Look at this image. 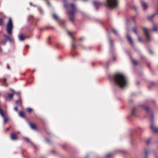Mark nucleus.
Instances as JSON below:
<instances>
[{
    "label": "nucleus",
    "instance_id": "8",
    "mask_svg": "<svg viewBox=\"0 0 158 158\" xmlns=\"http://www.w3.org/2000/svg\"><path fill=\"white\" fill-rule=\"evenodd\" d=\"M0 114L4 118V123L5 124L6 123L8 119L5 115L3 113V110L0 108Z\"/></svg>",
    "mask_w": 158,
    "mask_h": 158
},
{
    "label": "nucleus",
    "instance_id": "21",
    "mask_svg": "<svg viewBox=\"0 0 158 158\" xmlns=\"http://www.w3.org/2000/svg\"><path fill=\"white\" fill-rule=\"evenodd\" d=\"M112 154L111 153H109L107 154L105 156L106 158H110L112 156Z\"/></svg>",
    "mask_w": 158,
    "mask_h": 158
},
{
    "label": "nucleus",
    "instance_id": "52",
    "mask_svg": "<svg viewBox=\"0 0 158 158\" xmlns=\"http://www.w3.org/2000/svg\"><path fill=\"white\" fill-rule=\"evenodd\" d=\"M47 3H48V5H50V3H49V2L48 1H47Z\"/></svg>",
    "mask_w": 158,
    "mask_h": 158
},
{
    "label": "nucleus",
    "instance_id": "5",
    "mask_svg": "<svg viewBox=\"0 0 158 158\" xmlns=\"http://www.w3.org/2000/svg\"><path fill=\"white\" fill-rule=\"evenodd\" d=\"M142 106L144 107V109L146 112L149 114L150 115V118L151 120L153 121V120L154 115L150 113V110L149 107L143 105H142Z\"/></svg>",
    "mask_w": 158,
    "mask_h": 158
},
{
    "label": "nucleus",
    "instance_id": "33",
    "mask_svg": "<svg viewBox=\"0 0 158 158\" xmlns=\"http://www.w3.org/2000/svg\"><path fill=\"white\" fill-rule=\"evenodd\" d=\"M3 20L2 19H0V25H2L3 24Z\"/></svg>",
    "mask_w": 158,
    "mask_h": 158
},
{
    "label": "nucleus",
    "instance_id": "54",
    "mask_svg": "<svg viewBox=\"0 0 158 158\" xmlns=\"http://www.w3.org/2000/svg\"><path fill=\"white\" fill-rule=\"evenodd\" d=\"M48 44H49V45H50V43L49 42H48Z\"/></svg>",
    "mask_w": 158,
    "mask_h": 158
},
{
    "label": "nucleus",
    "instance_id": "53",
    "mask_svg": "<svg viewBox=\"0 0 158 158\" xmlns=\"http://www.w3.org/2000/svg\"><path fill=\"white\" fill-rule=\"evenodd\" d=\"M26 48H29V46L28 45H27L26 47Z\"/></svg>",
    "mask_w": 158,
    "mask_h": 158
},
{
    "label": "nucleus",
    "instance_id": "30",
    "mask_svg": "<svg viewBox=\"0 0 158 158\" xmlns=\"http://www.w3.org/2000/svg\"><path fill=\"white\" fill-rule=\"evenodd\" d=\"M46 142L48 144H50L51 143V142L50 140L49 139H46Z\"/></svg>",
    "mask_w": 158,
    "mask_h": 158
},
{
    "label": "nucleus",
    "instance_id": "40",
    "mask_svg": "<svg viewBox=\"0 0 158 158\" xmlns=\"http://www.w3.org/2000/svg\"><path fill=\"white\" fill-rule=\"evenodd\" d=\"M40 14H43L44 13V12L41 9H40Z\"/></svg>",
    "mask_w": 158,
    "mask_h": 158
},
{
    "label": "nucleus",
    "instance_id": "41",
    "mask_svg": "<svg viewBox=\"0 0 158 158\" xmlns=\"http://www.w3.org/2000/svg\"><path fill=\"white\" fill-rule=\"evenodd\" d=\"M149 53L150 54H152V51L150 50H149Z\"/></svg>",
    "mask_w": 158,
    "mask_h": 158
},
{
    "label": "nucleus",
    "instance_id": "36",
    "mask_svg": "<svg viewBox=\"0 0 158 158\" xmlns=\"http://www.w3.org/2000/svg\"><path fill=\"white\" fill-rule=\"evenodd\" d=\"M150 141L149 140H148L146 141V143L147 145H149L150 143Z\"/></svg>",
    "mask_w": 158,
    "mask_h": 158
},
{
    "label": "nucleus",
    "instance_id": "42",
    "mask_svg": "<svg viewBox=\"0 0 158 158\" xmlns=\"http://www.w3.org/2000/svg\"><path fill=\"white\" fill-rule=\"evenodd\" d=\"M50 152L52 153H55V151L54 150Z\"/></svg>",
    "mask_w": 158,
    "mask_h": 158
},
{
    "label": "nucleus",
    "instance_id": "10",
    "mask_svg": "<svg viewBox=\"0 0 158 158\" xmlns=\"http://www.w3.org/2000/svg\"><path fill=\"white\" fill-rule=\"evenodd\" d=\"M127 39L129 42L131 44L132 46H134V44L133 43V40L131 38V37L128 34V32L127 33Z\"/></svg>",
    "mask_w": 158,
    "mask_h": 158
},
{
    "label": "nucleus",
    "instance_id": "51",
    "mask_svg": "<svg viewBox=\"0 0 158 158\" xmlns=\"http://www.w3.org/2000/svg\"><path fill=\"white\" fill-rule=\"evenodd\" d=\"M51 39V37L50 36H49L48 38V40H50V39Z\"/></svg>",
    "mask_w": 158,
    "mask_h": 158
},
{
    "label": "nucleus",
    "instance_id": "9",
    "mask_svg": "<svg viewBox=\"0 0 158 158\" xmlns=\"http://www.w3.org/2000/svg\"><path fill=\"white\" fill-rule=\"evenodd\" d=\"M150 127L153 132L155 133H158V128L156 127L153 124H152L150 126Z\"/></svg>",
    "mask_w": 158,
    "mask_h": 158
},
{
    "label": "nucleus",
    "instance_id": "17",
    "mask_svg": "<svg viewBox=\"0 0 158 158\" xmlns=\"http://www.w3.org/2000/svg\"><path fill=\"white\" fill-rule=\"evenodd\" d=\"M135 110L136 108L135 107H133L132 109V112L131 115L133 116H136V114L135 113Z\"/></svg>",
    "mask_w": 158,
    "mask_h": 158
},
{
    "label": "nucleus",
    "instance_id": "50",
    "mask_svg": "<svg viewBox=\"0 0 158 158\" xmlns=\"http://www.w3.org/2000/svg\"><path fill=\"white\" fill-rule=\"evenodd\" d=\"M89 157V156L87 155L86 156V157L85 158H88Z\"/></svg>",
    "mask_w": 158,
    "mask_h": 158
},
{
    "label": "nucleus",
    "instance_id": "29",
    "mask_svg": "<svg viewBox=\"0 0 158 158\" xmlns=\"http://www.w3.org/2000/svg\"><path fill=\"white\" fill-rule=\"evenodd\" d=\"M152 30L154 31H157V29L155 26H153Z\"/></svg>",
    "mask_w": 158,
    "mask_h": 158
},
{
    "label": "nucleus",
    "instance_id": "11",
    "mask_svg": "<svg viewBox=\"0 0 158 158\" xmlns=\"http://www.w3.org/2000/svg\"><path fill=\"white\" fill-rule=\"evenodd\" d=\"M141 6L144 10H146L148 8V6L145 2L141 1Z\"/></svg>",
    "mask_w": 158,
    "mask_h": 158
},
{
    "label": "nucleus",
    "instance_id": "37",
    "mask_svg": "<svg viewBox=\"0 0 158 158\" xmlns=\"http://www.w3.org/2000/svg\"><path fill=\"white\" fill-rule=\"evenodd\" d=\"M76 46L75 44H72V48H76Z\"/></svg>",
    "mask_w": 158,
    "mask_h": 158
},
{
    "label": "nucleus",
    "instance_id": "28",
    "mask_svg": "<svg viewBox=\"0 0 158 158\" xmlns=\"http://www.w3.org/2000/svg\"><path fill=\"white\" fill-rule=\"evenodd\" d=\"M14 96L13 94H8V98H12Z\"/></svg>",
    "mask_w": 158,
    "mask_h": 158
},
{
    "label": "nucleus",
    "instance_id": "16",
    "mask_svg": "<svg viewBox=\"0 0 158 158\" xmlns=\"http://www.w3.org/2000/svg\"><path fill=\"white\" fill-rule=\"evenodd\" d=\"M156 14H153L152 15H150L148 16V19L149 20L151 21L152 20V19L154 17V16L156 15Z\"/></svg>",
    "mask_w": 158,
    "mask_h": 158
},
{
    "label": "nucleus",
    "instance_id": "27",
    "mask_svg": "<svg viewBox=\"0 0 158 158\" xmlns=\"http://www.w3.org/2000/svg\"><path fill=\"white\" fill-rule=\"evenodd\" d=\"M23 138L28 142L31 143L30 140L27 137H23Z\"/></svg>",
    "mask_w": 158,
    "mask_h": 158
},
{
    "label": "nucleus",
    "instance_id": "13",
    "mask_svg": "<svg viewBox=\"0 0 158 158\" xmlns=\"http://www.w3.org/2000/svg\"><path fill=\"white\" fill-rule=\"evenodd\" d=\"M52 17L53 18L56 20L58 22H60V19L59 17L57 16V15L55 13H53L52 15Z\"/></svg>",
    "mask_w": 158,
    "mask_h": 158
},
{
    "label": "nucleus",
    "instance_id": "22",
    "mask_svg": "<svg viewBox=\"0 0 158 158\" xmlns=\"http://www.w3.org/2000/svg\"><path fill=\"white\" fill-rule=\"evenodd\" d=\"M19 115L21 117L24 118V113L22 111H20L19 112Z\"/></svg>",
    "mask_w": 158,
    "mask_h": 158
},
{
    "label": "nucleus",
    "instance_id": "34",
    "mask_svg": "<svg viewBox=\"0 0 158 158\" xmlns=\"http://www.w3.org/2000/svg\"><path fill=\"white\" fill-rule=\"evenodd\" d=\"M138 40L139 41V42H142V40L141 39L139 35H138Z\"/></svg>",
    "mask_w": 158,
    "mask_h": 158
},
{
    "label": "nucleus",
    "instance_id": "46",
    "mask_svg": "<svg viewBox=\"0 0 158 158\" xmlns=\"http://www.w3.org/2000/svg\"><path fill=\"white\" fill-rule=\"evenodd\" d=\"M40 158H45L44 156H42L41 157H40Z\"/></svg>",
    "mask_w": 158,
    "mask_h": 158
},
{
    "label": "nucleus",
    "instance_id": "25",
    "mask_svg": "<svg viewBox=\"0 0 158 158\" xmlns=\"http://www.w3.org/2000/svg\"><path fill=\"white\" fill-rule=\"evenodd\" d=\"M68 33L69 35H70L71 36H72L73 40H74V37L73 36H72V33L71 32L69 31H68Z\"/></svg>",
    "mask_w": 158,
    "mask_h": 158
},
{
    "label": "nucleus",
    "instance_id": "2",
    "mask_svg": "<svg viewBox=\"0 0 158 158\" xmlns=\"http://www.w3.org/2000/svg\"><path fill=\"white\" fill-rule=\"evenodd\" d=\"M113 79L116 84L121 88H123L127 84V78L122 74L117 73L115 74Z\"/></svg>",
    "mask_w": 158,
    "mask_h": 158
},
{
    "label": "nucleus",
    "instance_id": "57",
    "mask_svg": "<svg viewBox=\"0 0 158 158\" xmlns=\"http://www.w3.org/2000/svg\"><path fill=\"white\" fill-rule=\"evenodd\" d=\"M30 4H31V5H32V3H30Z\"/></svg>",
    "mask_w": 158,
    "mask_h": 158
},
{
    "label": "nucleus",
    "instance_id": "44",
    "mask_svg": "<svg viewBox=\"0 0 158 158\" xmlns=\"http://www.w3.org/2000/svg\"><path fill=\"white\" fill-rule=\"evenodd\" d=\"M6 78H4V82H6Z\"/></svg>",
    "mask_w": 158,
    "mask_h": 158
},
{
    "label": "nucleus",
    "instance_id": "59",
    "mask_svg": "<svg viewBox=\"0 0 158 158\" xmlns=\"http://www.w3.org/2000/svg\"><path fill=\"white\" fill-rule=\"evenodd\" d=\"M48 27H47V28H46V29H48Z\"/></svg>",
    "mask_w": 158,
    "mask_h": 158
},
{
    "label": "nucleus",
    "instance_id": "35",
    "mask_svg": "<svg viewBox=\"0 0 158 158\" xmlns=\"http://www.w3.org/2000/svg\"><path fill=\"white\" fill-rule=\"evenodd\" d=\"M27 110L28 112H30L32 111V110L31 108H28L27 109Z\"/></svg>",
    "mask_w": 158,
    "mask_h": 158
},
{
    "label": "nucleus",
    "instance_id": "60",
    "mask_svg": "<svg viewBox=\"0 0 158 158\" xmlns=\"http://www.w3.org/2000/svg\"><path fill=\"white\" fill-rule=\"evenodd\" d=\"M6 100H7V99H6Z\"/></svg>",
    "mask_w": 158,
    "mask_h": 158
},
{
    "label": "nucleus",
    "instance_id": "39",
    "mask_svg": "<svg viewBox=\"0 0 158 158\" xmlns=\"http://www.w3.org/2000/svg\"><path fill=\"white\" fill-rule=\"evenodd\" d=\"M56 47L57 49H59V48L58 45V44H56Z\"/></svg>",
    "mask_w": 158,
    "mask_h": 158
},
{
    "label": "nucleus",
    "instance_id": "19",
    "mask_svg": "<svg viewBox=\"0 0 158 158\" xmlns=\"http://www.w3.org/2000/svg\"><path fill=\"white\" fill-rule=\"evenodd\" d=\"M149 153V151L148 150L145 149L144 150V153L145 155V158H148V155Z\"/></svg>",
    "mask_w": 158,
    "mask_h": 158
},
{
    "label": "nucleus",
    "instance_id": "49",
    "mask_svg": "<svg viewBox=\"0 0 158 158\" xmlns=\"http://www.w3.org/2000/svg\"><path fill=\"white\" fill-rule=\"evenodd\" d=\"M116 60V58L115 57H114L113 58V60Z\"/></svg>",
    "mask_w": 158,
    "mask_h": 158
},
{
    "label": "nucleus",
    "instance_id": "24",
    "mask_svg": "<svg viewBox=\"0 0 158 158\" xmlns=\"http://www.w3.org/2000/svg\"><path fill=\"white\" fill-rule=\"evenodd\" d=\"M131 60H132V63L134 65H136L137 64V62L136 60H135L134 59L132 58H131Z\"/></svg>",
    "mask_w": 158,
    "mask_h": 158
},
{
    "label": "nucleus",
    "instance_id": "56",
    "mask_svg": "<svg viewBox=\"0 0 158 158\" xmlns=\"http://www.w3.org/2000/svg\"><path fill=\"white\" fill-rule=\"evenodd\" d=\"M15 93L17 94H19V93H15Z\"/></svg>",
    "mask_w": 158,
    "mask_h": 158
},
{
    "label": "nucleus",
    "instance_id": "32",
    "mask_svg": "<svg viewBox=\"0 0 158 158\" xmlns=\"http://www.w3.org/2000/svg\"><path fill=\"white\" fill-rule=\"evenodd\" d=\"M7 40H2V43L3 45H5L6 42Z\"/></svg>",
    "mask_w": 158,
    "mask_h": 158
},
{
    "label": "nucleus",
    "instance_id": "6",
    "mask_svg": "<svg viewBox=\"0 0 158 158\" xmlns=\"http://www.w3.org/2000/svg\"><path fill=\"white\" fill-rule=\"evenodd\" d=\"M142 29L143 30L144 34L146 37L148 41H150L151 40L150 35L148 33V29L145 27L142 28Z\"/></svg>",
    "mask_w": 158,
    "mask_h": 158
},
{
    "label": "nucleus",
    "instance_id": "23",
    "mask_svg": "<svg viewBox=\"0 0 158 158\" xmlns=\"http://www.w3.org/2000/svg\"><path fill=\"white\" fill-rule=\"evenodd\" d=\"M132 30L134 33L137 35V36H138V33L136 28L135 27H134L133 28Z\"/></svg>",
    "mask_w": 158,
    "mask_h": 158
},
{
    "label": "nucleus",
    "instance_id": "31",
    "mask_svg": "<svg viewBox=\"0 0 158 158\" xmlns=\"http://www.w3.org/2000/svg\"><path fill=\"white\" fill-rule=\"evenodd\" d=\"M112 31L115 35H118V33L117 31L115 29H113Z\"/></svg>",
    "mask_w": 158,
    "mask_h": 158
},
{
    "label": "nucleus",
    "instance_id": "14",
    "mask_svg": "<svg viewBox=\"0 0 158 158\" xmlns=\"http://www.w3.org/2000/svg\"><path fill=\"white\" fill-rule=\"evenodd\" d=\"M19 40L21 41H23L25 39V38L24 35L22 33L19 34Z\"/></svg>",
    "mask_w": 158,
    "mask_h": 158
},
{
    "label": "nucleus",
    "instance_id": "1",
    "mask_svg": "<svg viewBox=\"0 0 158 158\" xmlns=\"http://www.w3.org/2000/svg\"><path fill=\"white\" fill-rule=\"evenodd\" d=\"M63 0L65 2L64 7L66 10V13L69 15L70 21L73 23L75 19V15L77 11V7L75 4H69L67 2V0Z\"/></svg>",
    "mask_w": 158,
    "mask_h": 158
},
{
    "label": "nucleus",
    "instance_id": "58",
    "mask_svg": "<svg viewBox=\"0 0 158 158\" xmlns=\"http://www.w3.org/2000/svg\"><path fill=\"white\" fill-rule=\"evenodd\" d=\"M83 0L84 1H86L87 0Z\"/></svg>",
    "mask_w": 158,
    "mask_h": 158
},
{
    "label": "nucleus",
    "instance_id": "15",
    "mask_svg": "<svg viewBox=\"0 0 158 158\" xmlns=\"http://www.w3.org/2000/svg\"><path fill=\"white\" fill-rule=\"evenodd\" d=\"M108 39L109 40L110 42V47L111 49L112 50L113 48V45L114 41L113 40H112L111 39V38H110V37L109 36H108Z\"/></svg>",
    "mask_w": 158,
    "mask_h": 158
},
{
    "label": "nucleus",
    "instance_id": "38",
    "mask_svg": "<svg viewBox=\"0 0 158 158\" xmlns=\"http://www.w3.org/2000/svg\"><path fill=\"white\" fill-rule=\"evenodd\" d=\"M14 110L16 111H17L18 110V108L17 107H15L14 108Z\"/></svg>",
    "mask_w": 158,
    "mask_h": 158
},
{
    "label": "nucleus",
    "instance_id": "43",
    "mask_svg": "<svg viewBox=\"0 0 158 158\" xmlns=\"http://www.w3.org/2000/svg\"><path fill=\"white\" fill-rule=\"evenodd\" d=\"M9 130V128H7L6 130H5V131H8V130Z\"/></svg>",
    "mask_w": 158,
    "mask_h": 158
},
{
    "label": "nucleus",
    "instance_id": "3",
    "mask_svg": "<svg viewBox=\"0 0 158 158\" xmlns=\"http://www.w3.org/2000/svg\"><path fill=\"white\" fill-rule=\"evenodd\" d=\"M118 5V0H106V6L110 9H114L117 7Z\"/></svg>",
    "mask_w": 158,
    "mask_h": 158
},
{
    "label": "nucleus",
    "instance_id": "20",
    "mask_svg": "<svg viewBox=\"0 0 158 158\" xmlns=\"http://www.w3.org/2000/svg\"><path fill=\"white\" fill-rule=\"evenodd\" d=\"M4 37L6 38V40L7 41H9L10 42H11V39L8 36L6 35H4Z\"/></svg>",
    "mask_w": 158,
    "mask_h": 158
},
{
    "label": "nucleus",
    "instance_id": "47",
    "mask_svg": "<svg viewBox=\"0 0 158 158\" xmlns=\"http://www.w3.org/2000/svg\"><path fill=\"white\" fill-rule=\"evenodd\" d=\"M7 68L9 69H10V67L8 65H7Z\"/></svg>",
    "mask_w": 158,
    "mask_h": 158
},
{
    "label": "nucleus",
    "instance_id": "4",
    "mask_svg": "<svg viewBox=\"0 0 158 158\" xmlns=\"http://www.w3.org/2000/svg\"><path fill=\"white\" fill-rule=\"evenodd\" d=\"M13 25L12 19L11 18L9 19V21L6 25V31L7 33L10 34L12 35Z\"/></svg>",
    "mask_w": 158,
    "mask_h": 158
},
{
    "label": "nucleus",
    "instance_id": "26",
    "mask_svg": "<svg viewBox=\"0 0 158 158\" xmlns=\"http://www.w3.org/2000/svg\"><path fill=\"white\" fill-rule=\"evenodd\" d=\"M15 102H16V104H19V103H22L21 100L20 99L19 100L16 101Z\"/></svg>",
    "mask_w": 158,
    "mask_h": 158
},
{
    "label": "nucleus",
    "instance_id": "12",
    "mask_svg": "<svg viewBox=\"0 0 158 158\" xmlns=\"http://www.w3.org/2000/svg\"><path fill=\"white\" fill-rule=\"evenodd\" d=\"M29 125L33 129L36 130L37 129V126L36 124L31 122H29Z\"/></svg>",
    "mask_w": 158,
    "mask_h": 158
},
{
    "label": "nucleus",
    "instance_id": "45",
    "mask_svg": "<svg viewBox=\"0 0 158 158\" xmlns=\"http://www.w3.org/2000/svg\"><path fill=\"white\" fill-rule=\"evenodd\" d=\"M10 90H11L12 91H13V92H15V91H14V90L13 89H10Z\"/></svg>",
    "mask_w": 158,
    "mask_h": 158
},
{
    "label": "nucleus",
    "instance_id": "18",
    "mask_svg": "<svg viewBox=\"0 0 158 158\" xmlns=\"http://www.w3.org/2000/svg\"><path fill=\"white\" fill-rule=\"evenodd\" d=\"M93 3L94 6H99L101 5V3L100 2L96 1L93 2Z\"/></svg>",
    "mask_w": 158,
    "mask_h": 158
},
{
    "label": "nucleus",
    "instance_id": "55",
    "mask_svg": "<svg viewBox=\"0 0 158 158\" xmlns=\"http://www.w3.org/2000/svg\"><path fill=\"white\" fill-rule=\"evenodd\" d=\"M82 38H80L79 40H82Z\"/></svg>",
    "mask_w": 158,
    "mask_h": 158
},
{
    "label": "nucleus",
    "instance_id": "48",
    "mask_svg": "<svg viewBox=\"0 0 158 158\" xmlns=\"http://www.w3.org/2000/svg\"><path fill=\"white\" fill-rule=\"evenodd\" d=\"M4 85L6 86H8V85L7 84H4Z\"/></svg>",
    "mask_w": 158,
    "mask_h": 158
},
{
    "label": "nucleus",
    "instance_id": "7",
    "mask_svg": "<svg viewBox=\"0 0 158 158\" xmlns=\"http://www.w3.org/2000/svg\"><path fill=\"white\" fill-rule=\"evenodd\" d=\"M19 131L17 132L16 133H12L10 135V138L11 139L13 140H17L18 139L17 135L20 134Z\"/></svg>",
    "mask_w": 158,
    "mask_h": 158
}]
</instances>
